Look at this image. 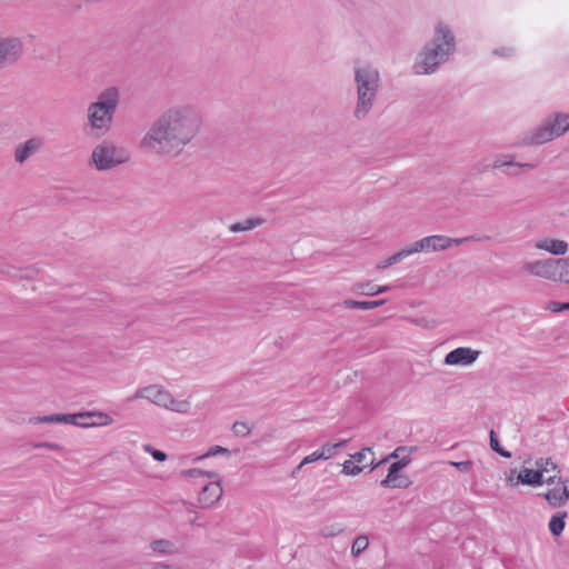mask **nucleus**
Segmentation results:
<instances>
[{"label":"nucleus","mask_w":569,"mask_h":569,"mask_svg":"<svg viewBox=\"0 0 569 569\" xmlns=\"http://www.w3.org/2000/svg\"><path fill=\"white\" fill-rule=\"evenodd\" d=\"M41 422L42 423H59V416H58V413L42 416Z\"/></svg>","instance_id":"45"},{"label":"nucleus","mask_w":569,"mask_h":569,"mask_svg":"<svg viewBox=\"0 0 569 569\" xmlns=\"http://www.w3.org/2000/svg\"><path fill=\"white\" fill-rule=\"evenodd\" d=\"M567 517V512H561L551 517L549 521V530L553 536H560L565 529L566 522L565 518Z\"/></svg>","instance_id":"26"},{"label":"nucleus","mask_w":569,"mask_h":569,"mask_svg":"<svg viewBox=\"0 0 569 569\" xmlns=\"http://www.w3.org/2000/svg\"><path fill=\"white\" fill-rule=\"evenodd\" d=\"M153 569H173L171 565L168 563H156Z\"/></svg>","instance_id":"49"},{"label":"nucleus","mask_w":569,"mask_h":569,"mask_svg":"<svg viewBox=\"0 0 569 569\" xmlns=\"http://www.w3.org/2000/svg\"><path fill=\"white\" fill-rule=\"evenodd\" d=\"M59 423H70L80 428L104 427L113 422V419L101 411H84L78 413H58Z\"/></svg>","instance_id":"8"},{"label":"nucleus","mask_w":569,"mask_h":569,"mask_svg":"<svg viewBox=\"0 0 569 569\" xmlns=\"http://www.w3.org/2000/svg\"><path fill=\"white\" fill-rule=\"evenodd\" d=\"M455 51L456 39L452 31L443 22H438L433 38L417 54L412 66L415 73L420 76L435 73Z\"/></svg>","instance_id":"2"},{"label":"nucleus","mask_w":569,"mask_h":569,"mask_svg":"<svg viewBox=\"0 0 569 569\" xmlns=\"http://www.w3.org/2000/svg\"><path fill=\"white\" fill-rule=\"evenodd\" d=\"M523 269L532 276L555 281L556 259L526 262Z\"/></svg>","instance_id":"13"},{"label":"nucleus","mask_w":569,"mask_h":569,"mask_svg":"<svg viewBox=\"0 0 569 569\" xmlns=\"http://www.w3.org/2000/svg\"><path fill=\"white\" fill-rule=\"evenodd\" d=\"M413 322L417 325V326H421L423 328H432L435 326V322L433 321H429L427 320L426 318H421V319H417V320H413Z\"/></svg>","instance_id":"46"},{"label":"nucleus","mask_w":569,"mask_h":569,"mask_svg":"<svg viewBox=\"0 0 569 569\" xmlns=\"http://www.w3.org/2000/svg\"><path fill=\"white\" fill-rule=\"evenodd\" d=\"M475 169H477V171L481 173L488 169V166H476Z\"/></svg>","instance_id":"51"},{"label":"nucleus","mask_w":569,"mask_h":569,"mask_svg":"<svg viewBox=\"0 0 569 569\" xmlns=\"http://www.w3.org/2000/svg\"><path fill=\"white\" fill-rule=\"evenodd\" d=\"M416 450H417V447H398V448L395 449V451L389 455V457H387L386 459H382L377 465H375V459L371 458L369 465L371 466V469L373 470L379 465L388 461L389 459H398V458L403 457L402 456L403 452H407L408 455H410V453L415 452Z\"/></svg>","instance_id":"27"},{"label":"nucleus","mask_w":569,"mask_h":569,"mask_svg":"<svg viewBox=\"0 0 569 569\" xmlns=\"http://www.w3.org/2000/svg\"><path fill=\"white\" fill-rule=\"evenodd\" d=\"M23 44L18 38L0 40V69L16 62L22 53Z\"/></svg>","instance_id":"10"},{"label":"nucleus","mask_w":569,"mask_h":569,"mask_svg":"<svg viewBox=\"0 0 569 569\" xmlns=\"http://www.w3.org/2000/svg\"><path fill=\"white\" fill-rule=\"evenodd\" d=\"M536 248L556 256H562L568 251V243L558 239H543L536 242Z\"/></svg>","instance_id":"18"},{"label":"nucleus","mask_w":569,"mask_h":569,"mask_svg":"<svg viewBox=\"0 0 569 569\" xmlns=\"http://www.w3.org/2000/svg\"><path fill=\"white\" fill-rule=\"evenodd\" d=\"M367 453H370L371 456H373V452L371 450V448H363L361 451L355 453L351 456V458L358 462V463H362L366 461L367 459Z\"/></svg>","instance_id":"39"},{"label":"nucleus","mask_w":569,"mask_h":569,"mask_svg":"<svg viewBox=\"0 0 569 569\" xmlns=\"http://www.w3.org/2000/svg\"><path fill=\"white\" fill-rule=\"evenodd\" d=\"M480 355V351L473 350L469 347H459L445 358V363L448 366H468L473 363Z\"/></svg>","instance_id":"14"},{"label":"nucleus","mask_w":569,"mask_h":569,"mask_svg":"<svg viewBox=\"0 0 569 569\" xmlns=\"http://www.w3.org/2000/svg\"><path fill=\"white\" fill-rule=\"evenodd\" d=\"M232 431L236 436L246 437L251 432V429L246 422L237 421L232 426Z\"/></svg>","instance_id":"36"},{"label":"nucleus","mask_w":569,"mask_h":569,"mask_svg":"<svg viewBox=\"0 0 569 569\" xmlns=\"http://www.w3.org/2000/svg\"><path fill=\"white\" fill-rule=\"evenodd\" d=\"M555 281L569 283V258L556 259Z\"/></svg>","instance_id":"22"},{"label":"nucleus","mask_w":569,"mask_h":569,"mask_svg":"<svg viewBox=\"0 0 569 569\" xmlns=\"http://www.w3.org/2000/svg\"><path fill=\"white\" fill-rule=\"evenodd\" d=\"M369 546V538L366 535L358 536L351 547V553L355 557L361 555Z\"/></svg>","instance_id":"29"},{"label":"nucleus","mask_w":569,"mask_h":569,"mask_svg":"<svg viewBox=\"0 0 569 569\" xmlns=\"http://www.w3.org/2000/svg\"><path fill=\"white\" fill-rule=\"evenodd\" d=\"M120 98L119 88L109 86L98 93L94 101L88 104L86 127L91 137L101 138L111 130Z\"/></svg>","instance_id":"3"},{"label":"nucleus","mask_w":569,"mask_h":569,"mask_svg":"<svg viewBox=\"0 0 569 569\" xmlns=\"http://www.w3.org/2000/svg\"><path fill=\"white\" fill-rule=\"evenodd\" d=\"M363 468H365V466L363 467L357 466L353 463L352 460H346L342 463V472L348 476H357L363 470Z\"/></svg>","instance_id":"33"},{"label":"nucleus","mask_w":569,"mask_h":569,"mask_svg":"<svg viewBox=\"0 0 569 569\" xmlns=\"http://www.w3.org/2000/svg\"><path fill=\"white\" fill-rule=\"evenodd\" d=\"M381 487L383 488H401L406 489L411 485V481L409 478L405 475H400L399 472L396 475H387V477L381 480L380 482Z\"/></svg>","instance_id":"20"},{"label":"nucleus","mask_w":569,"mask_h":569,"mask_svg":"<svg viewBox=\"0 0 569 569\" xmlns=\"http://www.w3.org/2000/svg\"><path fill=\"white\" fill-rule=\"evenodd\" d=\"M150 548L152 551L160 555H170L176 551L174 545L167 539H156L151 541Z\"/></svg>","instance_id":"24"},{"label":"nucleus","mask_w":569,"mask_h":569,"mask_svg":"<svg viewBox=\"0 0 569 569\" xmlns=\"http://www.w3.org/2000/svg\"><path fill=\"white\" fill-rule=\"evenodd\" d=\"M410 458L408 456H403L401 457V459L397 462H393L390 465L389 469H388V475H396L398 473L401 469L406 468L409 463H410Z\"/></svg>","instance_id":"34"},{"label":"nucleus","mask_w":569,"mask_h":569,"mask_svg":"<svg viewBox=\"0 0 569 569\" xmlns=\"http://www.w3.org/2000/svg\"><path fill=\"white\" fill-rule=\"evenodd\" d=\"M519 481L522 485H528V486H533V487L540 486V485H542L541 470H537V468L536 469L523 468L519 472Z\"/></svg>","instance_id":"19"},{"label":"nucleus","mask_w":569,"mask_h":569,"mask_svg":"<svg viewBox=\"0 0 569 569\" xmlns=\"http://www.w3.org/2000/svg\"><path fill=\"white\" fill-rule=\"evenodd\" d=\"M266 222L263 218L257 217V218H249L242 222H236L229 227V230L231 232H242V231H249L257 227L262 226Z\"/></svg>","instance_id":"21"},{"label":"nucleus","mask_w":569,"mask_h":569,"mask_svg":"<svg viewBox=\"0 0 569 569\" xmlns=\"http://www.w3.org/2000/svg\"><path fill=\"white\" fill-rule=\"evenodd\" d=\"M29 423H31V425L42 423V422H41V417H31V418L29 419Z\"/></svg>","instance_id":"50"},{"label":"nucleus","mask_w":569,"mask_h":569,"mask_svg":"<svg viewBox=\"0 0 569 569\" xmlns=\"http://www.w3.org/2000/svg\"><path fill=\"white\" fill-rule=\"evenodd\" d=\"M142 449L150 453L152 456V458L157 461H164L167 459V455L166 452L161 451V450H158V449H154L151 445H143L142 446Z\"/></svg>","instance_id":"35"},{"label":"nucleus","mask_w":569,"mask_h":569,"mask_svg":"<svg viewBox=\"0 0 569 569\" xmlns=\"http://www.w3.org/2000/svg\"><path fill=\"white\" fill-rule=\"evenodd\" d=\"M511 52H512L511 48L496 49L493 51L495 54L501 56V57H507V56L511 54Z\"/></svg>","instance_id":"48"},{"label":"nucleus","mask_w":569,"mask_h":569,"mask_svg":"<svg viewBox=\"0 0 569 569\" xmlns=\"http://www.w3.org/2000/svg\"><path fill=\"white\" fill-rule=\"evenodd\" d=\"M33 448L38 449V448H46V449H49V450H52V451H57V452H61L63 450V448L57 443V442H47V441H43V442H37L33 445Z\"/></svg>","instance_id":"37"},{"label":"nucleus","mask_w":569,"mask_h":569,"mask_svg":"<svg viewBox=\"0 0 569 569\" xmlns=\"http://www.w3.org/2000/svg\"><path fill=\"white\" fill-rule=\"evenodd\" d=\"M409 256H411L409 248H405V249L398 251L397 253L390 256L389 258H387L382 262H380L378 264V268L386 269V268H388V267H390L392 264H396V263L400 262L402 259H405V258H407Z\"/></svg>","instance_id":"28"},{"label":"nucleus","mask_w":569,"mask_h":569,"mask_svg":"<svg viewBox=\"0 0 569 569\" xmlns=\"http://www.w3.org/2000/svg\"><path fill=\"white\" fill-rule=\"evenodd\" d=\"M130 153L110 140L96 144L89 158V164L97 171H107L129 162Z\"/></svg>","instance_id":"6"},{"label":"nucleus","mask_w":569,"mask_h":569,"mask_svg":"<svg viewBox=\"0 0 569 569\" xmlns=\"http://www.w3.org/2000/svg\"><path fill=\"white\" fill-rule=\"evenodd\" d=\"M389 289V286H371L370 283H358L353 287V291H358L366 296H376L386 292Z\"/></svg>","instance_id":"25"},{"label":"nucleus","mask_w":569,"mask_h":569,"mask_svg":"<svg viewBox=\"0 0 569 569\" xmlns=\"http://www.w3.org/2000/svg\"><path fill=\"white\" fill-rule=\"evenodd\" d=\"M186 475H188L190 477H199V476H207L209 478L217 477V473H214V472L203 471V470L197 469V468L189 469L188 471H186Z\"/></svg>","instance_id":"41"},{"label":"nucleus","mask_w":569,"mask_h":569,"mask_svg":"<svg viewBox=\"0 0 569 569\" xmlns=\"http://www.w3.org/2000/svg\"><path fill=\"white\" fill-rule=\"evenodd\" d=\"M537 470H541L542 475V483H553L557 478V473L549 475L552 472H559L558 466L551 461L549 458H540L536 461Z\"/></svg>","instance_id":"17"},{"label":"nucleus","mask_w":569,"mask_h":569,"mask_svg":"<svg viewBox=\"0 0 569 569\" xmlns=\"http://www.w3.org/2000/svg\"><path fill=\"white\" fill-rule=\"evenodd\" d=\"M450 240H451V244L455 243V244L459 246L466 241H471V240L480 241V240H482V238L477 237V236H468V237H463V238H450Z\"/></svg>","instance_id":"43"},{"label":"nucleus","mask_w":569,"mask_h":569,"mask_svg":"<svg viewBox=\"0 0 569 569\" xmlns=\"http://www.w3.org/2000/svg\"><path fill=\"white\" fill-rule=\"evenodd\" d=\"M569 131V113H555L543 124L528 132L522 143L526 146L542 144Z\"/></svg>","instance_id":"7"},{"label":"nucleus","mask_w":569,"mask_h":569,"mask_svg":"<svg viewBox=\"0 0 569 569\" xmlns=\"http://www.w3.org/2000/svg\"><path fill=\"white\" fill-rule=\"evenodd\" d=\"M451 466H453L455 468H457L459 471L461 472H468L472 466V461L470 460H467V461H450L449 462Z\"/></svg>","instance_id":"40"},{"label":"nucleus","mask_w":569,"mask_h":569,"mask_svg":"<svg viewBox=\"0 0 569 569\" xmlns=\"http://www.w3.org/2000/svg\"><path fill=\"white\" fill-rule=\"evenodd\" d=\"M222 487L220 481H213L206 485L199 493V502L201 507L209 508L220 500L222 496Z\"/></svg>","instance_id":"15"},{"label":"nucleus","mask_w":569,"mask_h":569,"mask_svg":"<svg viewBox=\"0 0 569 569\" xmlns=\"http://www.w3.org/2000/svg\"><path fill=\"white\" fill-rule=\"evenodd\" d=\"M490 448L502 457L510 458L511 452L500 447L497 435L493 430L490 431Z\"/></svg>","instance_id":"32"},{"label":"nucleus","mask_w":569,"mask_h":569,"mask_svg":"<svg viewBox=\"0 0 569 569\" xmlns=\"http://www.w3.org/2000/svg\"><path fill=\"white\" fill-rule=\"evenodd\" d=\"M559 485L545 495V498L552 507L561 506L569 499V480H561Z\"/></svg>","instance_id":"16"},{"label":"nucleus","mask_w":569,"mask_h":569,"mask_svg":"<svg viewBox=\"0 0 569 569\" xmlns=\"http://www.w3.org/2000/svg\"><path fill=\"white\" fill-rule=\"evenodd\" d=\"M506 482L507 485L509 486H518L519 483H521L519 481V473H517V470L516 469H512L510 470V473L508 475V477L506 478Z\"/></svg>","instance_id":"42"},{"label":"nucleus","mask_w":569,"mask_h":569,"mask_svg":"<svg viewBox=\"0 0 569 569\" xmlns=\"http://www.w3.org/2000/svg\"><path fill=\"white\" fill-rule=\"evenodd\" d=\"M451 246V240L449 237L441 236V234H433L425 237L415 243H412L409 248L410 253H417V252H436V251H442L448 249Z\"/></svg>","instance_id":"9"},{"label":"nucleus","mask_w":569,"mask_h":569,"mask_svg":"<svg viewBox=\"0 0 569 569\" xmlns=\"http://www.w3.org/2000/svg\"><path fill=\"white\" fill-rule=\"evenodd\" d=\"M131 399H146L160 408L180 415H189L191 410V402L188 399H176L168 389L157 383L137 389Z\"/></svg>","instance_id":"5"},{"label":"nucleus","mask_w":569,"mask_h":569,"mask_svg":"<svg viewBox=\"0 0 569 569\" xmlns=\"http://www.w3.org/2000/svg\"><path fill=\"white\" fill-rule=\"evenodd\" d=\"M201 126L202 116L196 106L174 104L153 120L140 146L158 156L176 157L198 136Z\"/></svg>","instance_id":"1"},{"label":"nucleus","mask_w":569,"mask_h":569,"mask_svg":"<svg viewBox=\"0 0 569 569\" xmlns=\"http://www.w3.org/2000/svg\"><path fill=\"white\" fill-rule=\"evenodd\" d=\"M96 420H97V418H88L87 421H96Z\"/></svg>","instance_id":"52"},{"label":"nucleus","mask_w":569,"mask_h":569,"mask_svg":"<svg viewBox=\"0 0 569 569\" xmlns=\"http://www.w3.org/2000/svg\"><path fill=\"white\" fill-rule=\"evenodd\" d=\"M218 455L230 456V451H229V449L221 447V446H212L208 449V451L206 453L197 457L196 460H202V459H206L209 457H214Z\"/></svg>","instance_id":"31"},{"label":"nucleus","mask_w":569,"mask_h":569,"mask_svg":"<svg viewBox=\"0 0 569 569\" xmlns=\"http://www.w3.org/2000/svg\"><path fill=\"white\" fill-rule=\"evenodd\" d=\"M549 309L552 311V312H559V311H563V310H569V307H567V302L566 303H558V302H550L549 303Z\"/></svg>","instance_id":"44"},{"label":"nucleus","mask_w":569,"mask_h":569,"mask_svg":"<svg viewBox=\"0 0 569 569\" xmlns=\"http://www.w3.org/2000/svg\"><path fill=\"white\" fill-rule=\"evenodd\" d=\"M346 443H347V440H341L337 443L323 445L321 450L319 451V453L322 456V460L329 459L333 455V451L336 449L343 447Z\"/></svg>","instance_id":"30"},{"label":"nucleus","mask_w":569,"mask_h":569,"mask_svg":"<svg viewBox=\"0 0 569 569\" xmlns=\"http://www.w3.org/2000/svg\"><path fill=\"white\" fill-rule=\"evenodd\" d=\"M318 460H322V456L319 453V451H315L308 456H306L302 461L300 462V465L298 466V469H301L302 466L305 465H308V463H311V462H315V461H318Z\"/></svg>","instance_id":"38"},{"label":"nucleus","mask_w":569,"mask_h":569,"mask_svg":"<svg viewBox=\"0 0 569 569\" xmlns=\"http://www.w3.org/2000/svg\"><path fill=\"white\" fill-rule=\"evenodd\" d=\"M43 139L41 137H32L14 148V161L23 164L32 156L38 153L43 147Z\"/></svg>","instance_id":"12"},{"label":"nucleus","mask_w":569,"mask_h":569,"mask_svg":"<svg viewBox=\"0 0 569 569\" xmlns=\"http://www.w3.org/2000/svg\"><path fill=\"white\" fill-rule=\"evenodd\" d=\"M383 303H386L385 299L373 300V301H357V300L347 299L343 301V306L347 308L363 309V310L375 309V308L382 306Z\"/></svg>","instance_id":"23"},{"label":"nucleus","mask_w":569,"mask_h":569,"mask_svg":"<svg viewBox=\"0 0 569 569\" xmlns=\"http://www.w3.org/2000/svg\"><path fill=\"white\" fill-rule=\"evenodd\" d=\"M341 531H342V529H340V528L336 530V529H333V528H328V527H326V528L322 530V535H323L325 537H332V536H336L337 533H339V532H341Z\"/></svg>","instance_id":"47"},{"label":"nucleus","mask_w":569,"mask_h":569,"mask_svg":"<svg viewBox=\"0 0 569 569\" xmlns=\"http://www.w3.org/2000/svg\"><path fill=\"white\" fill-rule=\"evenodd\" d=\"M353 81L357 99L352 114L360 121L368 117L376 103L381 88V77L379 70L371 64H356Z\"/></svg>","instance_id":"4"},{"label":"nucleus","mask_w":569,"mask_h":569,"mask_svg":"<svg viewBox=\"0 0 569 569\" xmlns=\"http://www.w3.org/2000/svg\"><path fill=\"white\" fill-rule=\"evenodd\" d=\"M503 173L509 177H517L520 171H531L537 168V163L530 162H516L512 156H500L492 162L493 169L505 168Z\"/></svg>","instance_id":"11"}]
</instances>
